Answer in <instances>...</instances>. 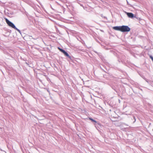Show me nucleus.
I'll use <instances>...</instances> for the list:
<instances>
[{
	"label": "nucleus",
	"mask_w": 153,
	"mask_h": 153,
	"mask_svg": "<svg viewBox=\"0 0 153 153\" xmlns=\"http://www.w3.org/2000/svg\"><path fill=\"white\" fill-rule=\"evenodd\" d=\"M113 28L116 30L121 31V26L114 27Z\"/></svg>",
	"instance_id": "4"
},
{
	"label": "nucleus",
	"mask_w": 153,
	"mask_h": 153,
	"mask_svg": "<svg viewBox=\"0 0 153 153\" xmlns=\"http://www.w3.org/2000/svg\"><path fill=\"white\" fill-rule=\"evenodd\" d=\"M5 20L6 22L9 26L14 29L16 28V26L14 25L13 23L9 21L8 19H6Z\"/></svg>",
	"instance_id": "2"
},
{
	"label": "nucleus",
	"mask_w": 153,
	"mask_h": 153,
	"mask_svg": "<svg viewBox=\"0 0 153 153\" xmlns=\"http://www.w3.org/2000/svg\"><path fill=\"white\" fill-rule=\"evenodd\" d=\"M128 16L130 18H132L134 17V14L132 13L126 12Z\"/></svg>",
	"instance_id": "3"
},
{
	"label": "nucleus",
	"mask_w": 153,
	"mask_h": 153,
	"mask_svg": "<svg viewBox=\"0 0 153 153\" xmlns=\"http://www.w3.org/2000/svg\"><path fill=\"white\" fill-rule=\"evenodd\" d=\"M150 57L153 61V57L152 56H150Z\"/></svg>",
	"instance_id": "9"
},
{
	"label": "nucleus",
	"mask_w": 153,
	"mask_h": 153,
	"mask_svg": "<svg viewBox=\"0 0 153 153\" xmlns=\"http://www.w3.org/2000/svg\"><path fill=\"white\" fill-rule=\"evenodd\" d=\"M133 118H134V122H135L136 121V119H135V117H134V116H133Z\"/></svg>",
	"instance_id": "10"
},
{
	"label": "nucleus",
	"mask_w": 153,
	"mask_h": 153,
	"mask_svg": "<svg viewBox=\"0 0 153 153\" xmlns=\"http://www.w3.org/2000/svg\"><path fill=\"white\" fill-rule=\"evenodd\" d=\"M14 29H15V30H16L19 33H21V31H20V30H19V29H18L16 27V28H14Z\"/></svg>",
	"instance_id": "7"
},
{
	"label": "nucleus",
	"mask_w": 153,
	"mask_h": 153,
	"mask_svg": "<svg viewBox=\"0 0 153 153\" xmlns=\"http://www.w3.org/2000/svg\"><path fill=\"white\" fill-rule=\"evenodd\" d=\"M89 119H90V120H91L93 122H95V123H97V121H96V120H94V119H93L91 118H89Z\"/></svg>",
	"instance_id": "6"
},
{
	"label": "nucleus",
	"mask_w": 153,
	"mask_h": 153,
	"mask_svg": "<svg viewBox=\"0 0 153 153\" xmlns=\"http://www.w3.org/2000/svg\"><path fill=\"white\" fill-rule=\"evenodd\" d=\"M58 49H59V50L61 51L63 53V51H64V50L62 49H61L59 48H58Z\"/></svg>",
	"instance_id": "8"
},
{
	"label": "nucleus",
	"mask_w": 153,
	"mask_h": 153,
	"mask_svg": "<svg viewBox=\"0 0 153 153\" xmlns=\"http://www.w3.org/2000/svg\"><path fill=\"white\" fill-rule=\"evenodd\" d=\"M130 30V28L127 26H121V31L122 32H129Z\"/></svg>",
	"instance_id": "1"
},
{
	"label": "nucleus",
	"mask_w": 153,
	"mask_h": 153,
	"mask_svg": "<svg viewBox=\"0 0 153 153\" xmlns=\"http://www.w3.org/2000/svg\"><path fill=\"white\" fill-rule=\"evenodd\" d=\"M63 51V53L64 54L65 56H67V57H68V58H71V56L69 55L68 53L66 52L65 50L63 51Z\"/></svg>",
	"instance_id": "5"
}]
</instances>
